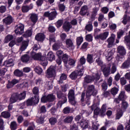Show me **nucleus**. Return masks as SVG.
Here are the masks:
<instances>
[{"label": "nucleus", "instance_id": "obj_1", "mask_svg": "<svg viewBox=\"0 0 130 130\" xmlns=\"http://www.w3.org/2000/svg\"><path fill=\"white\" fill-rule=\"evenodd\" d=\"M97 93H98V92L96 87H95V85L92 84L88 86L86 98V101L88 104H89V102H90V96H92V95H93V96H95L97 95Z\"/></svg>", "mask_w": 130, "mask_h": 130}, {"label": "nucleus", "instance_id": "obj_2", "mask_svg": "<svg viewBox=\"0 0 130 130\" xmlns=\"http://www.w3.org/2000/svg\"><path fill=\"white\" fill-rule=\"evenodd\" d=\"M26 98V91H23L21 93H13L10 98V102L11 103H16L18 100L21 101Z\"/></svg>", "mask_w": 130, "mask_h": 130}, {"label": "nucleus", "instance_id": "obj_3", "mask_svg": "<svg viewBox=\"0 0 130 130\" xmlns=\"http://www.w3.org/2000/svg\"><path fill=\"white\" fill-rule=\"evenodd\" d=\"M101 74L100 73H96L91 76H86L84 78V82L89 84L92 83V82H98L100 79V76Z\"/></svg>", "mask_w": 130, "mask_h": 130}, {"label": "nucleus", "instance_id": "obj_4", "mask_svg": "<svg viewBox=\"0 0 130 130\" xmlns=\"http://www.w3.org/2000/svg\"><path fill=\"white\" fill-rule=\"evenodd\" d=\"M84 69H85V67H82L80 70H77L72 72L70 75V78H71L72 80H76V79H77V78H78V76L81 77V76H83L84 74Z\"/></svg>", "mask_w": 130, "mask_h": 130}, {"label": "nucleus", "instance_id": "obj_5", "mask_svg": "<svg viewBox=\"0 0 130 130\" xmlns=\"http://www.w3.org/2000/svg\"><path fill=\"white\" fill-rule=\"evenodd\" d=\"M89 114L92 113L93 112V110H94V115L93 116V118L95 119H97V116L99 114L100 115V112H101V110L99 108V107L97 106L96 104H93L90 108H89Z\"/></svg>", "mask_w": 130, "mask_h": 130}, {"label": "nucleus", "instance_id": "obj_6", "mask_svg": "<svg viewBox=\"0 0 130 130\" xmlns=\"http://www.w3.org/2000/svg\"><path fill=\"white\" fill-rule=\"evenodd\" d=\"M46 77L48 79L50 78H54L56 76V72H55V67L50 66V68L47 70Z\"/></svg>", "mask_w": 130, "mask_h": 130}, {"label": "nucleus", "instance_id": "obj_7", "mask_svg": "<svg viewBox=\"0 0 130 130\" xmlns=\"http://www.w3.org/2000/svg\"><path fill=\"white\" fill-rule=\"evenodd\" d=\"M55 99V96L52 94H48V95L43 96L41 99V102L46 103L47 102H53Z\"/></svg>", "mask_w": 130, "mask_h": 130}, {"label": "nucleus", "instance_id": "obj_8", "mask_svg": "<svg viewBox=\"0 0 130 130\" xmlns=\"http://www.w3.org/2000/svg\"><path fill=\"white\" fill-rule=\"evenodd\" d=\"M38 102H39V96H34L30 99H28L26 102V104L27 106H32V105L37 104Z\"/></svg>", "mask_w": 130, "mask_h": 130}, {"label": "nucleus", "instance_id": "obj_9", "mask_svg": "<svg viewBox=\"0 0 130 130\" xmlns=\"http://www.w3.org/2000/svg\"><path fill=\"white\" fill-rule=\"evenodd\" d=\"M68 98L69 102L72 104V105L77 104V101H76V99H75V91L74 90L71 89L69 91L68 93Z\"/></svg>", "mask_w": 130, "mask_h": 130}, {"label": "nucleus", "instance_id": "obj_10", "mask_svg": "<svg viewBox=\"0 0 130 130\" xmlns=\"http://www.w3.org/2000/svg\"><path fill=\"white\" fill-rule=\"evenodd\" d=\"M115 41V35L112 34L111 36L107 40L108 43L107 47L111 48L114 45V42Z\"/></svg>", "mask_w": 130, "mask_h": 130}, {"label": "nucleus", "instance_id": "obj_11", "mask_svg": "<svg viewBox=\"0 0 130 130\" xmlns=\"http://www.w3.org/2000/svg\"><path fill=\"white\" fill-rule=\"evenodd\" d=\"M24 26L23 24L20 23L18 24L15 29V32L17 35H22L24 33Z\"/></svg>", "mask_w": 130, "mask_h": 130}, {"label": "nucleus", "instance_id": "obj_12", "mask_svg": "<svg viewBox=\"0 0 130 130\" xmlns=\"http://www.w3.org/2000/svg\"><path fill=\"white\" fill-rule=\"evenodd\" d=\"M117 51L122 56H124L126 54V50L123 46H118L117 47Z\"/></svg>", "mask_w": 130, "mask_h": 130}, {"label": "nucleus", "instance_id": "obj_13", "mask_svg": "<svg viewBox=\"0 0 130 130\" xmlns=\"http://www.w3.org/2000/svg\"><path fill=\"white\" fill-rule=\"evenodd\" d=\"M57 96L58 99H61L62 101H64V103H66V102L68 101V99H67V94L62 93L61 91H58L57 93Z\"/></svg>", "mask_w": 130, "mask_h": 130}, {"label": "nucleus", "instance_id": "obj_14", "mask_svg": "<svg viewBox=\"0 0 130 130\" xmlns=\"http://www.w3.org/2000/svg\"><path fill=\"white\" fill-rule=\"evenodd\" d=\"M109 35V32L106 31L103 34H101L99 35H97L96 37V39H101V40H105Z\"/></svg>", "mask_w": 130, "mask_h": 130}, {"label": "nucleus", "instance_id": "obj_15", "mask_svg": "<svg viewBox=\"0 0 130 130\" xmlns=\"http://www.w3.org/2000/svg\"><path fill=\"white\" fill-rule=\"evenodd\" d=\"M110 68H111V64H109L103 69V72L105 77H108L110 75Z\"/></svg>", "mask_w": 130, "mask_h": 130}, {"label": "nucleus", "instance_id": "obj_16", "mask_svg": "<svg viewBox=\"0 0 130 130\" xmlns=\"http://www.w3.org/2000/svg\"><path fill=\"white\" fill-rule=\"evenodd\" d=\"M42 55V54H41V53H39L37 54H36L35 52H31L30 53L31 57H32V58H34V59L36 60H40L41 58Z\"/></svg>", "mask_w": 130, "mask_h": 130}, {"label": "nucleus", "instance_id": "obj_17", "mask_svg": "<svg viewBox=\"0 0 130 130\" xmlns=\"http://www.w3.org/2000/svg\"><path fill=\"white\" fill-rule=\"evenodd\" d=\"M66 43L67 48H70L71 50L74 49V43L71 39H67Z\"/></svg>", "mask_w": 130, "mask_h": 130}, {"label": "nucleus", "instance_id": "obj_18", "mask_svg": "<svg viewBox=\"0 0 130 130\" xmlns=\"http://www.w3.org/2000/svg\"><path fill=\"white\" fill-rule=\"evenodd\" d=\"M63 29L66 32H69L71 28H72V25L71 23L69 22H65L63 24Z\"/></svg>", "mask_w": 130, "mask_h": 130}, {"label": "nucleus", "instance_id": "obj_19", "mask_svg": "<svg viewBox=\"0 0 130 130\" xmlns=\"http://www.w3.org/2000/svg\"><path fill=\"white\" fill-rule=\"evenodd\" d=\"M100 9V8L99 7H95L93 8L91 16L92 20H94V19H95V17L97 16V13H98V11H99Z\"/></svg>", "mask_w": 130, "mask_h": 130}, {"label": "nucleus", "instance_id": "obj_20", "mask_svg": "<svg viewBox=\"0 0 130 130\" xmlns=\"http://www.w3.org/2000/svg\"><path fill=\"white\" fill-rule=\"evenodd\" d=\"M88 13V6L85 5L81 7L80 14L81 16H85Z\"/></svg>", "mask_w": 130, "mask_h": 130}, {"label": "nucleus", "instance_id": "obj_21", "mask_svg": "<svg viewBox=\"0 0 130 130\" xmlns=\"http://www.w3.org/2000/svg\"><path fill=\"white\" fill-rule=\"evenodd\" d=\"M3 22L6 25H10L13 22V18L12 16L9 15L5 19H3Z\"/></svg>", "mask_w": 130, "mask_h": 130}, {"label": "nucleus", "instance_id": "obj_22", "mask_svg": "<svg viewBox=\"0 0 130 130\" xmlns=\"http://www.w3.org/2000/svg\"><path fill=\"white\" fill-rule=\"evenodd\" d=\"M45 87L48 90H50V89H52V88L53 87V80L47 81L45 84Z\"/></svg>", "mask_w": 130, "mask_h": 130}, {"label": "nucleus", "instance_id": "obj_23", "mask_svg": "<svg viewBox=\"0 0 130 130\" xmlns=\"http://www.w3.org/2000/svg\"><path fill=\"white\" fill-rule=\"evenodd\" d=\"M79 123L80 124L81 127L82 128H87L89 126L88 122H87V121L84 119H82Z\"/></svg>", "mask_w": 130, "mask_h": 130}, {"label": "nucleus", "instance_id": "obj_24", "mask_svg": "<svg viewBox=\"0 0 130 130\" xmlns=\"http://www.w3.org/2000/svg\"><path fill=\"white\" fill-rule=\"evenodd\" d=\"M45 38V36L42 33H40L36 36L35 39L37 41H43Z\"/></svg>", "mask_w": 130, "mask_h": 130}, {"label": "nucleus", "instance_id": "obj_25", "mask_svg": "<svg viewBox=\"0 0 130 130\" xmlns=\"http://www.w3.org/2000/svg\"><path fill=\"white\" fill-rule=\"evenodd\" d=\"M28 42L26 41H24L22 42V44L21 45L20 50L21 51H24V50H26L27 49V47H28Z\"/></svg>", "mask_w": 130, "mask_h": 130}, {"label": "nucleus", "instance_id": "obj_26", "mask_svg": "<svg viewBox=\"0 0 130 130\" xmlns=\"http://www.w3.org/2000/svg\"><path fill=\"white\" fill-rule=\"evenodd\" d=\"M47 59L49 60V61H52V60H54L55 59V57L54 56V54L52 52H49L47 54Z\"/></svg>", "mask_w": 130, "mask_h": 130}, {"label": "nucleus", "instance_id": "obj_27", "mask_svg": "<svg viewBox=\"0 0 130 130\" xmlns=\"http://www.w3.org/2000/svg\"><path fill=\"white\" fill-rule=\"evenodd\" d=\"M130 67V59H127L121 65V69H128Z\"/></svg>", "mask_w": 130, "mask_h": 130}, {"label": "nucleus", "instance_id": "obj_28", "mask_svg": "<svg viewBox=\"0 0 130 130\" xmlns=\"http://www.w3.org/2000/svg\"><path fill=\"white\" fill-rule=\"evenodd\" d=\"M3 64L4 66H5V67H13V66H14L13 59H10L9 60L5 61L4 62Z\"/></svg>", "mask_w": 130, "mask_h": 130}, {"label": "nucleus", "instance_id": "obj_29", "mask_svg": "<svg viewBox=\"0 0 130 130\" xmlns=\"http://www.w3.org/2000/svg\"><path fill=\"white\" fill-rule=\"evenodd\" d=\"M127 98V96L125 95V92H124V91H121L118 96V99H119L120 101H122L125 99H126Z\"/></svg>", "mask_w": 130, "mask_h": 130}, {"label": "nucleus", "instance_id": "obj_30", "mask_svg": "<svg viewBox=\"0 0 130 130\" xmlns=\"http://www.w3.org/2000/svg\"><path fill=\"white\" fill-rule=\"evenodd\" d=\"M30 20L34 23L35 24L36 22H37V20H38V16L36 14H32L30 15Z\"/></svg>", "mask_w": 130, "mask_h": 130}, {"label": "nucleus", "instance_id": "obj_31", "mask_svg": "<svg viewBox=\"0 0 130 130\" xmlns=\"http://www.w3.org/2000/svg\"><path fill=\"white\" fill-rule=\"evenodd\" d=\"M106 109L107 108L106 107V105H103L102 107L100 112V115L101 116H104L106 114Z\"/></svg>", "mask_w": 130, "mask_h": 130}, {"label": "nucleus", "instance_id": "obj_32", "mask_svg": "<svg viewBox=\"0 0 130 130\" xmlns=\"http://www.w3.org/2000/svg\"><path fill=\"white\" fill-rule=\"evenodd\" d=\"M13 39H14V36L11 35H8L5 37V39L4 40V43H8L10 42L11 40H13Z\"/></svg>", "mask_w": 130, "mask_h": 130}, {"label": "nucleus", "instance_id": "obj_33", "mask_svg": "<svg viewBox=\"0 0 130 130\" xmlns=\"http://www.w3.org/2000/svg\"><path fill=\"white\" fill-rule=\"evenodd\" d=\"M74 119V117L72 116H67L63 120V122L65 123H71L73 120Z\"/></svg>", "mask_w": 130, "mask_h": 130}, {"label": "nucleus", "instance_id": "obj_34", "mask_svg": "<svg viewBox=\"0 0 130 130\" xmlns=\"http://www.w3.org/2000/svg\"><path fill=\"white\" fill-rule=\"evenodd\" d=\"M57 15V13L56 11H53L50 13V16L49 17V20H50L51 21L52 20H54V19H55L56 18V16Z\"/></svg>", "mask_w": 130, "mask_h": 130}, {"label": "nucleus", "instance_id": "obj_35", "mask_svg": "<svg viewBox=\"0 0 130 130\" xmlns=\"http://www.w3.org/2000/svg\"><path fill=\"white\" fill-rule=\"evenodd\" d=\"M29 59H30V57L27 54H25L21 57V61L22 62L27 63L29 61Z\"/></svg>", "mask_w": 130, "mask_h": 130}, {"label": "nucleus", "instance_id": "obj_36", "mask_svg": "<svg viewBox=\"0 0 130 130\" xmlns=\"http://www.w3.org/2000/svg\"><path fill=\"white\" fill-rule=\"evenodd\" d=\"M86 60L89 63H93L94 62V59L93 58V55L88 54L87 56Z\"/></svg>", "mask_w": 130, "mask_h": 130}, {"label": "nucleus", "instance_id": "obj_37", "mask_svg": "<svg viewBox=\"0 0 130 130\" xmlns=\"http://www.w3.org/2000/svg\"><path fill=\"white\" fill-rule=\"evenodd\" d=\"M14 74L16 77H23V72H22L21 70H16L14 72Z\"/></svg>", "mask_w": 130, "mask_h": 130}, {"label": "nucleus", "instance_id": "obj_38", "mask_svg": "<svg viewBox=\"0 0 130 130\" xmlns=\"http://www.w3.org/2000/svg\"><path fill=\"white\" fill-rule=\"evenodd\" d=\"M65 80H67V75L64 74H62L60 77V79L58 81L59 84H62V83H63V81H64Z\"/></svg>", "mask_w": 130, "mask_h": 130}, {"label": "nucleus", "instance_id": "obj_39", "mask_svg": "<svg viewBox=\"0 0 130 130\" xmlns=\"http://www.w3.org/2000/svg\"><path fill=\"white\" fill-rule=\"evenodd\" d=\"M122 115H123V112H122V110H118L116 115V119H120Z\"/></svg>", "mask_w": 130, "mask_h": 130}, {"label": "nucleus", "instance_id": "obj_40", "mask_svg": "<svg viewBox=\"0 0 130 130\" xmlns=\"http://www.w3.org/2000/svg\"><path fill=\"white\" fill-rule=\"evenodd\" d=\"M33 7H29V6H23L22 7V11L23 13H27L29 12V10H32Z\"/></svg>", "mask_w": 130, "mask_h": 130}, {"label": "nucleus", "instance_id": "obj_41", "mask_svg": "<svg viewBox=\"0 0 130 130\" xmlns=\"http://www.w3.org/2000/svg\"><path fill=\"white\" fill-rule=\"evenodd\" d=\"M17 122L13 121L11 122L10 124V128L11 130H15L17 129Z\"/></svg>", "mask_w": 130, "mask_h": 130}, {"label": "nucleus", "instance_id": "obj_42", "mask_svg": "<svg viewBox=\"0 0 130 130\" xmlns=\"http://www.w3.org/2000/svg\"><path fill=\"white\" fill-rule=\"evenodd\" d=\"M1 115L4 118H9V117H11V113L7 111L3 112Z\"/></svg>", "mask_w": 130, "mask_h": 130}, {"label": "nucleus", "instance_id": "obj_43", "mask_svg": "<svg viewBox=\"0 0 130 130\" xmlns=\"http://www.w3.org/2000/svg\"><path fill=\"white\" fill-rule=\"evenodd\" d=\"M32 92L35 96L34 97H39L38 95H39V89L37 87H35L32 89Z\"/></svg>", "mask_w": 130, "mask_h": 130}, {"label": "nucleus", "instance_id": "obj_44", "mask_svg": "<svg viewBox=\"0 0 130 130\" xmlns=\"http://www.w3.org/2000/svg\"><path fill=\"white\" fill-rule=\"evenodd\" d=\"M130 21V17L127 16V15H125L123 17L122 23L124 25H126L127 22H129Z\"/></svg>", "mask_w": 130, "mask_h": 130}, {"label": "nucleus", "instance_id": "obj_45", "mask_svg": "<svg viewBox=\"0 0 130 130\" xmlns=\"http://www.w3.org/2000/svg\"><path fill=\"white\" fill-rule=\"evenodd\" d=\"M62 59L63 62H64L65 64H67L68 63V62L69 61V55H68L67 54H63L62 57Z\"/></svg>", "mask_w": 130, "mask_h": 130}, {"label": "nucleus", "instance_id": "obj_46", "mask_svg": "<svg viewBox=\"0 0 130 130\" xmlns=\"http://www.w3.org/2000/svg\"><path fill=\"white\" fill-rule=\"evenodd\" d=\"M35 71L37 74L38 75H41L42 74V72H43V70L40 67H37L34 69Z\"/></svg>", "mask_w": 130, "mask_h": 130}, {"label": "nucleus", "instance_id": "obj_47", "mask_svg": "<svg viewBox=\"0 0 130 130\" xmlns=\"http://www.w3.org/2000/svg\"><path fill=\"white\" fill-rule=\"evenodd\" d=\"M112 55H113V52L112 51H109L108 53V55H106V59H107L109 61L111 60L112 58L111 56H112Z\"/></svg>", "mask_w": 130, "mask_h": 130}, {"label": "nucleus", "instance_id": "obj_48", "mask_svg": "<svg viewBox=\"0 0 130 130\" xmlns=\"http://www.w3.org/2000/svg\"><path fill=\"white\" fill-rule=\"evenodd\" d=\"M83 37H79L77 38L76 42L78 46H80V45L82 44V42H83Z\"/></svg>", "mask_w": 130, "mask_h": 130}, {"label": "nucleus", "instance_id": "obj_49", "mask_svg": "<svg viewBox=\"0 0 130 130\" xmlns=\"http://www.w3.org/2000/svg\"><path fill=\"white\" fill-rule=\"evenodd\" d=\"M85 29L89 32H91V31L93 30V25L92 24H88L86 25L85 26Z\"/></svg>", "mask_w": 130, "mask_h": 130}, {"label": "nucleus", "instance_id": "obj_50", "mask_svg": "<svg viewBox=\"0 0 130 130\" xmlns=\"http://www.w3.org/2000/svg\"><path fill=\"white\" fill-rule=\"evenodd\" d=\"M63 113L64 114H69V113H71V108H70V107H65L63 110Z\"/></svg>", "mask_w": 130, "mask_h": 130}, {"label": "nucleus", "instance_id": "obj_51", "mask_svg": "<svg viewBox=\"0 0 130 130\" xmlns=\"http://www.w3.org/2000/svg\"><path fill=\"white\" fill-rule=\"evenodd\" d=\"M7 71H8V69H7V68H4L0 69V76L1 77H3V76H5Z\"/></svg>", "mask_w": 130, "mask_h": 130}, {"label": "nucleus", "instance_id": "obj_52", "mask_svg": "<svg viewBox=\"0 0 130 130\" xmlns=\"http://www.w3.org/2000/svg\"><path fill=\"white\" fill-rule=\"evenodd\" d=\"M56 121H57V119L54 117H52L49 119V122L51 125L55 124Z\"/></svg>", "mask_w": 130, "mask_h": 130}, {"label": "nucleus", "instance_id": "obj_53", "mask_svg": "<svg viewBox=\"0 0 130 130\" xmlns=\"http://www.w3.org/2000/svg\"><path fill=\"white\" fill-rule=\"evenodd\" d=\"M100 125L99 124L92 122V130H98L99 128Z\"/></svg>", "mask_w": 130, "mask_h": 130}, {"label": "nucleus", "instance_id": "obj_54", "mask_svg": "<svg viewBox=\"0 0 130 130\" xmlns=\"http://www.w3.org/2000/svg\"><path fill=\"white\" fill-rule=\"evenodd\" d=\"M60 45H61V43H55L54 45H53V50H57L58 49H59Z\"/></svg>", "mask_w": 130, "mask_h": 130}, {"label": "nucleus", "instance_id": "obj_55", "mask_svg": "<svg viewBox=\"0 0 130 130\" xmlns=\"http://www.w3.org/2000/svg\"><path fill=\"white\" fill-rule=\"evenodd\" d=\"M111 93L112 94V95H116L117 93H118V88L114 87L112 88L111 90Z\"/></svg>", "mask_w": 130, "mask_h": 130}, {"label": "nucleus", "instance_id": "obj_56", "mask_svg": "<svg viewBox=\"0 0 130 130\" xmlns=\"http://www.w3.org/2000/svg\"><path fill=\"white\" fill-rule=\"evenodd\" d=\"M68 62L69 64L71 67H74L76 63V61L72 58L69 59Z\"/></svg>", "mask_w": 130, "mask_h": 130}, {"label": "nucleus", "instance_id": "obj_57", "mask_svg": "<svg viewBox=\"0 0 130 130\" xmlns=\"http://www.w3.org/2000/svg\"><path fill=\"white\" fill-rule=\"evenodd\" d=\"M70 130H79L78 125L76 124L71 125Z\"/></svg>", "mask_w": 130, "mask_h": 130}, {"label": "nucleus", "instance_id": "obj_58", "mask_svg": "<svg viewBox=\"0 0 130 130\" xmlns=\"http://www.w3.org/2000/svg\"><path fill=\"white\" fill-rule=\"evenodd\" d=\"M95 62H97L98 66H100L101 67V68H102L103 66V61H102L100 58H98L95 60Z\"/></svg>", "mask_w": 130, "mask_h": 130}, {"label": "nucleus", "instance_id": "obj_59", "mask_svg": "<svg viewBox=\"0 0 130 130\" xmlns=\"http://www.w3.org/2000/svg\"><path fill=\"white\" fill-rule=\"evenodd\" d=\"M128 107V104L125 101L122 102V109H126Z\"/></svg>", "mask_w": 130, "mask_h": 130}, {"label": "nucleus", "instance_id": "obj_60", "mask_svg": "<svg viewBox=\"0 0 130 130\" xmlns=\"http://www.w3.org/2000/svg\"><path fill=\"white\" fill-rule=\"evenodd\" d=\"M101 12H102L103 14H107V13L109 12V9L106 7H103L101 9Z\"/></svg>", "mask_w": 130, "mask_h": 130}, {"label": "nucleus", "instance_id": "obj_61", "mask_svg": "<svg viewBox=\"0 0 130 130\" xmlns=\"http://www.w3.org/2000/svg\"><path fill=\"white\" fill-rule=\"evenodd\" d=\"M32 36V30L29 29L27 30L25 34H24V36L25 37H30V36Z\"/></svg>", "mask_w": 130, "mask_h": 130}, {"label": "nucleus", "instance_id": "obj_62", "mask_svg": "<svg viewBox=\"0 0 130 130\" xmlns=\"http://www.w3.org/2000/svg\"><path fill=\"white\" fill-rule=\"evenodd\" d=\"M108 85H107V83L106 82H104L102 84V90L103 91H106L107 90V88H108Z\"/></svg>", "mask_w": 130, "mask_h": 130}, {"label": "nucleus", "instance_id": "obj_63", "mask_svg": "<svg viewBox=\"0 0 130 130\" xmlns=\"http://www.w3.org/2000/svg\"><path fill=\"white\" fill-rule=\"evenodd\" d=\"M40 48V46L39 45L35 44L32 47V51L31 52H35V51H37L38 49Z\"/></svg>", "mask_w": 130, "mask_h": 130}, {"label": "nucleus", "instance_id": "obj_64", "mask_svg": "<svg viewBox=\"0 0 130 130\" xmlns=\"http://www.w3.org/2000/svg\"><path fill=\"white\" fill-rule=\"evenodd\" d=\"M4 120H3L2 118H0V130L5 129V125H4Z\"/></svg>", "mask_w": 130, "mask_h": 130}]
</instances>
